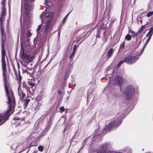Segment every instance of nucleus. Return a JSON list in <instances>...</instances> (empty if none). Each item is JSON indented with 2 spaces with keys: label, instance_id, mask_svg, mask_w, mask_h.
Masks as SVG:
<instances>
[{
  "label": "nucleus",
  "instance_id": "41",
  "mask_svg": "<svg viewBox=\"0 0 153 153\" xmlns=\"http://www.w3.org/2000/svg\"><path fill=\"white\" fill-rule=\"evenodd\" d=\"M31 0L32 1H34V0Z\"/></svg>",
  "mask_w": 153,
  "mask_h": 153
},
{
  "label": "nucleus",
  "instance_id": "13",
  "mask_svg": "<svg viewBox=\"0 0 153 153\" xmlns=\"http://www.w3.org/2000/svg\"><path fill=\"white\" fill-rule=\"evenodd\" d=\"M77 48V46L76 45H74V46L73 49V51L72 53L69 56V58L71 59L73 56L74 55L75 53V51Z\"/></svg>",
  "mask_w": 153,
  "mask_h": 153
},
{
  "label": "nucleus",
  "instance_id": "30",
  "mask_svg": "<svg viewBox=\"0 0 153 153\" xmlns=\"http://www.w3.org/2000/svg\"><path fill=\"white\" fill-rule=\"evenodd\" d=\"M5 0H2V1L1 2V4L2 5L3 7V5L4 4V7H5Z\"/></svg>",
  "mask_w": 153,
  "mask_h": 153
},
{
  "label": "nucleus",
  "instance_id": "24",
  "mask_svg": "<svg viewBox=\"0 0 153 153\" xmlns=\"http://www.w3.org/2000/svg\"><path fill=\"white\" fill-rule=\"evenodd\" d=\"M153 14V12L150 11L147 14V16L148 17H149L150 16H151Z\"/></svg>",
  "mask_w": 153,
  "mask_h": 153
},
{
  "label": "nucleus",
  "instance_id": "43",
  "mask_svg": "<svg viewBox=\"0 0 153 153\" xmlns=\"http://www.w3.org/2000/svg\"><path fill=\"white\" fill-rule=\"evenodd\" d=\"M146 24H148V22H147V23H146Z\"/></svg>",
  "mask_w": 153,
  "mask_h": 153
},
{
  "label": "nucleus",
  "instance_id": "23",
  "mask_svg": "<svg viewBox=\"0 0 153 153\" xmlns=\"http://www.w3.org/2000/svg\"><path fill=\"white\" fill-rule=\"evenodd\" d=\"M124 62L123 60L120 61L117 65V67H120Z\"/></svg>",
  "mask_w": 153,
  "mask_h": 153
},
{
  "label": "nucleus",
  "instance_id": "5",
  "mask_svg": "<svg viewBox=\"0 0 153 153\" xmlns=\"http://www.w3.org/2000/svg\"><path fill=\"white\" fill-rule=\"evenodd\" d=\"M134 93V88L133 86L129 85L127 87L125 91L123 94V96L128 99H131L133 97Z\"/></svg>",
  "mask_w": 153,
  "mask_h": 153
},
{
  "label": "nucleus",
  "instance_id": "39",
  "mask_svg": "<svg viewBox=\"0 0 153 153\" xmlns=\"http://www.w3.org/2000/svg\"><path fill=\"white\" fill-rule=\"evenodd\" d=\"M27 74H29V75H31L30 73H27Z\"/></svg>",
  "mask_w": 153,
  "mask_h": 153
},
{
  "label": "nucleus",
  "instance_id": "28",
  "mask_svg": "<svg viewBox=\"0 0 153 153\" xmlns=\"http://www.w3.org/2000/svg\"><path fill=\"white\" fill-rule=\"evenodd\" d=\"M124 42H123L122 44H121L120 47V49H123L124 47Z\"/></svg>",
  "mask_w": 153,
  "mask_h": 153
},
{
  "label": "nucleus",
  "instance_id": "10",
  "mask_svg": "<svg viewBox=\"0 0 153 153\" xmlns=\"http://www.w3.org/2000/svg\"><path fill=\"white\" fill-rule=\"evenodd\" d=\"M115 84L119 85L120 89H121V85L123 84V80L121 76H117L115 78Z\"/></svg>",
  "mask_w": 153,
  "mask_h": 153
},
{
  "label": "nucleus",
  "instance_id": "37",
  "mask_svg": "<svg viewBox=\"0 0 153 153\" xmlns=\"http://www.w3.org/2000/svg\"><path fill=\"white\" fill-rule=\"evenodd\" d=\"M25 94L23 93L22 94V96L23 97H25Z\"/></svg>",
  "mask_w": 153,
  "mask_h": 153
},
{
  "label": "nucleus",
  "instance_id": "21",
  "mask_svg": "<svg viewBox=\"0 0 153 153\" xmlns=\"http://www.w3.org/2000/svg\"><path fill=\"white\" fill-rule=\"evenodd\" d=\"M129 32L131 33L132 34V35L133 36L137 35V33L132 30H130L129 31Z\"/></svg>",
  "mask_w": 153,
  "mask_h": 153
},
{
  "label": "nucleus",
  "instance_id": "34",
  "mask_svg": "<svg viewBox=\"0 0 153 153\" xmlns=\"http://www.w3.org/2000/svg\"><path fill=\"white\" fill-rule=\"evenodd\" d=\"M110 153H117L116 152H115L114 151H111L110 152ZM118 153H122L120 152H118Z\"/></svg>",
  "mask_w": 153,
  "mask_h": 153
},
{
  "label": "nucleus",
  "instance_id": "12",
  "mask_svg": "<svg viewBox=\"0 0 153 153\" xmlns=\"http://www.w3.org/2000/svg\"><path fill=\"white\" fill-rule=\"evenodd\" d=\"M3 41V39H2ZM4 47V44L3 42H2V49H1V61H5V57L6 54L5 50L4 49L3 47Z\"/></svg>",
  "mask_w": 153,
  "mask_h": 153
},
{
  "label": "nucleus",
  "instance_id": "29",
  "mask_svg": "<svg viewBox=\"0 0 153 153\" xmlns=\"http://www.w3.org/2000/svg\"><path fill=\"white\" fill-rule=\"evenodd\" d=\"M59 109L60 110L62 111H65V109L62 106L60 107Z\"/></svg>",
  "mask_w": 153,
  "mask_h": 153
},
{
  "label": "nucleus",
  "instance_id": "40",
  "mask_svg": "<svg viewBox=\"0 0 153 153\" xmlns=\"http://www.w3.org/2000/svg\"><path fill=\"white\" fill-rule=\"evenodd\" d=\"M45 1L46 4H47V0H45Z\"/></svg>",
  "mask_w": 153,
  "mask_h": 153
},
{
  "label": "nucleus",
  "instance_id": "9",
  "mask_svg": "<svg viewBox=\"0 0 153 153\" xmlns=\"http://www.w3.org/2000/svg\"><path fill=\"white\" fill-rule=\"evenodd\" d=\"M108 146L107 144L101 145L97 151V153H105L107 150Z\"/></svg>",
  "mask_w": 153,
  "mask_h": 153
},
{
  "label": "nucleus",
  "instance_id": "38",
  "mask_svg": "<svg viewBox=\"0 0 153 153\" xmlns=\"http://www.w3.org/2000/svg\"><path fill=\"white\" fill-rule=\"evenodd\" d=\"M19 76H21L20 73L19 71Z\"/></svg>",
  "mask_w": 153,
  "mask_h": 153
},
{
  "label": "nucleus",
  "instance_id": "45",
  "mask_svg": "<svg viewBox=\"0 0 153 153\" xmlns=\"http://www.w3.org/2000/svg\"><path fill=\"white\" fill-rule=\"evenodd\" d=\"M79 152V151H78V153Z\"/></svg>",
  "mask_w": 153,
  "mask_h": 153
},
{
  "label": "nucleus",
  "instance_id": "22",
  "mask_svg": "<svg viewBox=\"0 0 153 153\" xmlns=\"http://www.w3.org/2000/svg\"><path fill=\"white\" fill-rule=\"evenodd\" d=\"M152 34L153 33H152L151 32H150L149 31V32L147 33L146 36H149V37H150V38H151L152 35Z\"/></svg>",
  "mask_w": 153,
  "mask_h": 153
},
{
  "label": "nucleus",
  "instance_id": "36",
  "mask_svg": "<svg viewBox=\"0 0 153 153\" xmlns=\"http://www.w3.org/2000/svg\"><path fill=\"white\" fill-rule=\"evenodd\" d=\"M58 93L59 94H60V95H61L62 94V92L61 91H58Z\"/></svg>",
  "mask_w": 153,
  "mask_h": 153
},
{
  "label": "nucleus",
  "instance_id": "8",
  "mask_svg": "<svg viewBox=\"0 0 153 153\" xmlns=\"http://www.w3.org/2000/svg\"><path fill=\"white\" fill-rule=\"evenodd\" d=\"M11 111V108L10 107L9 109L7 111L5 114H0V123L1 122L2 120H4L3 123L9 118V116H8V114Z\"/></svg>",
  "mask_w": 153,
  "mask_h": 153
},
{
  "label": "nucleus",
  "instance_id": "35",
  "mask_svg": "<svg viewBox=\"0 0 153 153\" xmlns=\"http://www.w3.org/2000/svg\"><path fill=\"white\" fill-rule=\"evenodd\" d=\"M139 21L140 22L141 24H142V19H140V20H139Z\"/></svg>",
  "mask_w": 153,
  "mask_h": 153
},
{
  "label": "nucleus",
  "instance_id": "7",
  "mask_svg": "<svg viewBox=\"0 0 153 153\" xmlns=\"http://www.w3.org/2000/svg\"><path fill=\"white\" fill-rule=\"evenodd\" d=\"M33 58V56L31 57L30 56L25 53L23 51L22 54V59L25 61L26 62L28 63L30 62L32 60Z\"/></svg>",
  "mask_w": 153,
  "mask_h": 153
},
{
  "label": "nucleus",
  "instance_id": "3",
  "mask_svg": "<svg viewBox=\"0 0 153 153\" xmlns=\"http://www.w3.org/2000/svg\"><path fill=\"white\" fill-rule=\"evenodd\" d=\"M116 116L117 118H119V120L111 122L109 124L104 128V130H105L109 131L111 129H113L114 127L119 126L121 124L122 122V120L123 119L122 116L120 115L119 114H118Z\"/></svg>",
  "mask_w": 153,
  "mask_h": 153
},
{
  "label": "nucleus",
  "instance_id": "32",
  "mask_svg": "<svg viewBox=\"0 0 153 153\" xmlns=\"http://www.w3.org/2000/svg\"><path fill=\"white\" fill-rule=\"evenodd\" d=\"M149 31L153 33V27L150 28Z\"/></svg>",
  "mask_w": 153,
  "mask_h": 153
},
{
  "label": "nucleus",
  "instance_id": "33",
  "mask_svg": "<svg viewBox=\"0 0 153 153\" xmlns=\"http://www.w3.org/2000/svg\"><path fill=\"white\" fill-rule=\"evenodd\" d=\"M22 79V76H20L19 77V82H20L21 81Z\"/></svg>",
  "mask_w": 153,
  "mask_h": 153
},
{
  "label": "nucleus",
  "instance_id": "17",
  "mask_svg": "<svg viewBox=\"0 0 153 153\" xmlns=\"http://www.w3.org/2000/svg\"><path fill=\"white\" fill-rule=\"evenodd\" d=\"M0 28L1 30V33L3 37V36H4V28L3 27L2 24L1 26V23H0Z\"/></svg>",
  "mask_w": 153,
  "mask_h": 153
},
{
  "label": "nucleus",
  "instance_id": "14",
  "mask_svg": "<svg viewBox=\"0 0 153 153\" xmlns=\"http://www.w3.org/2000/svg\"><path fill=\"white\" fill-rule=\"evenodd\" d=\"M114 52V50L113 48H111L108 51V58L111 57L112 55H113V53Z\"/></svg>",
  "mask_w": 153,
  "mask_h": 153
},
{
  "label": "nucleus",
  "instance_id": "26",
  "mask_svg": "<svg viewBox=\"0 0 153 153\" xmlns=\"http://www.w3.org/2000/svg\"><path fill=\"white\" fill-rule=\"evenodd\" d=\"M145 27V25H142L141 26L139 31V33H141Z\"/></svg>",
  "mask_w": 153,
  "mask_h": 153
},
{
  "label": "nucleus",
  "instance_id": "2",
  "mask_svg": "<svg viewBox=\"0 0 153 153\" xmlns=\"http://www.w3.org/2000/svg\"><path fill=\"white\" fill-rule=\"evenodd\" d=\"M24 7L25 9L23 16L24 21L26 22H29V19L31 16V10L33 8V6L32 5H28V2L27 0H25L23 1Z\"/></svg>",
  "mask_w": 153,
  "mask_h": 153
},
{
  "label": "nucleus",
  "instance_id": "27",
  "mask_svg": "<svg viewBox=\"0 0 153 153\" xmlns=\"http://www.w3.org/2000/svg\"><path fill=\"white\" fill-rule=\"evenodd\" d=\"M70 13V12L69 13L67 14L66 15V16L63 19L62 21V22H63V23H64V22H65V20H66V19L67 18V17L68 16Z\"/></svg>",
  "mask_w": 153,
  "mask_h": 153
},
{
  "label": "nucleus",
  "instance_id": "20",
  "mask_svg": "<svg viewBox=\"0 0 153 153\" xmlns=\"http://www.w3.org/2000/svg\"><path fill=\"white\" fill-rule=\"evenodd\" d=\"M28 84L32 87H33L34 85V83H33L31 81H29L27 82Z\"/></svg>",
  "mask_w": 153,
  "mask_h": 153
},
{
  "label": "nucleus",
  "instance_id": "18",
  "mask_svg": "<svg viewBox=\"0 0 153 153\" xmlns=\"http://www.w3.org/2000/svg\"><path fill=\"white\" fill-rule=\"evenodd\" d=\"M131 35L129 34L127 35L125 37V39L126 40L128 41H130L131 39Z\"/></svg>",
  "mask_w": 153,
  "mask_h": 153
},
{
  "label": "nucleus",
  "instance_id": "42",
  "mask_svg": "<svg viewBox=\"0 0 153 153\" xmlns=\"http://www.w3.org/2000/svg\"><path fill=\"white\" fill-rule=\"evenodd\" d=\"M139 44H140V41H139Z\"/></svg>",
  "mask_w": 153,
  "mask_h": 153
},
{
  "label": "nucleus",
  "instance_id": "31",
  "mask_svg": "<svg viewBox=\"0 0 153 153\" xmlns=\"http://www.w3.org/2000/svg\"><path fill=\"white\" fill-rule=\"evenodd\" d=\"M31 33L30 31H28L27 34V37H30L31 35Z\"/></svg>",
  "mask_w": 153,
  "mask_h": 153
},
{
  "label": "nucleus",
  "instance_id": "16",
  "mask_svg": "<svg viewBox=\"0 0 153 153\" xmlns=\"http://www.w3.org/2000/svg\"><path fill=\"white\" fill-rule=\"evenodd\" d=\"M30 99H27L25 101V102L24 103V108H26L27 106L28 103L30 102Z\"/></svg>",
  "mask_w": 153,
  "mask_h": 153
},
{
  "label": "nucleus",
  "instance_id": "11",
  "mask_svg": "<svg viewBox=\"0 0 153 153\" xmlns=\"http://www.w3.org/2000/svg\"><path fill=\"white\" fill-rule=\"evenodd\" d=\"M6 13V8L4 7V4L3 5V7H2V12L1 14V17L0 18V23H1V26L2 25L3 23V21L4 19V17Z\"/></svg>",
  "mask_w": 153,
  "mask_h": 153
},
{
  "label": "nucleus",
  "instance_id": "6",
  "mask_svg": "<svg viewBox=\"0 0 153 153\" xmlns=\"http://www.w3.org/2000/svg\"><path fill=\"white\" fill-rule=\"evenodd\" d=\"M138 59L136 57L131 56H127L123 59L124 62L128 64H132L134 63Z\"/></svg>",
  "mask_w": 153,
  "mask_h": 153
},
{
  "label": "nucleus",
  "instance_id": "44",
  "mask_svg": "<svg viewBox=\"0 0 153 153\" xmlns=\"http://www.w3.org/2000/svg\"><path fill=\"white\" fill-rule=\"evenodd\" d=\"M22 2H23V1H22Z\"/></svg>",
  "mask_w": 153,
  "mask_h": 153
},
{
  "label": "nucleus",
  "instance_id": "4",
  "mask_svg": "<svg viewBox=\"0 0 153 153\" xmlns=\"http://www.w3.org/2000/svg\"><path fill=\"white\" fill-rule=\"evenodd\" d=\"M5 72L3 71V76L4 77V85L5 88V91L6 93V95L8 98V102L7 103L10 104L9 106L10 107V104L12 102V100L11 99V97H12L14 102H15L14 98L13 97V93L11 92V93H10L9 92V90L8 87L6 86V74L5 73Z\"/></svg>",
  "mask_w": 153,
  "mask_h": 153
},
{
  "label": "nucleus",
  "instance_id": "19",
  "mask_svg": "<svg viewBox=\"0 0 153 153\" xmlns=\"http://www.w3.org/2000/svg\"><path fill=\"white\" fill-rule=\"evenodd\" d=\"M151 38H150V37H148V39H147L145 43V44L144 46V47H143V50L144 48H145V47H146V45H147V44L149 42V40H150Z\"/></svg>",
  "mask_w": 153,
  "mask_h": 153
},
{
  "label": "nucleus",
  "instance_id": "1",
  "mask_svg": "<svg viewBox=\"0 0 153 153\" xmlns=\"http://www.w3.org/2000/svg\"><path fill=\"white\" fill-rule=\"evenodd\" d=\"M44 16L45 19H46V18H48L47 22L46 23H42L41 25H39L36 29V31L37 33L39 31H41L42 32H44L45 35H47L48 33V30L51 24L50 22L53 17V13H46L45 14H44V13L42 14L40 16L42 20V17Z\"/></svg>",
  "mask_w": 153,
  "mask_h": 153
},
{
  "label": "nucleus",
  "instance_id": "25",
  "mask_svg": "<svg viewBox=\"0 0 153 153\" xmlns=\"http://www.w3.org/2000/svg\"><path fill=\"white\" fill-rule=\"evenodd\" d=\"M44 148L42 146H39L38 147V149L39 151L42 152Z\"/></svg>",
  "mask_w": 153,
  "mask_h": 153
},
{
  "label": "nucleus",
  "instance_id": "15",
  "mask_svg": "<svg viewBox=\"0 0 153 153\" xmlns=\"http://www.w3.org/2000/svg\"><path fill=\"white\" fill-rule=\"evenodd\" d=\"M2 65L3 71L5 72L6 71V63L5 61H1Z\"/></svg>",
  "mask_w": 153,
  "mask_h": 153
}]
</instances>
